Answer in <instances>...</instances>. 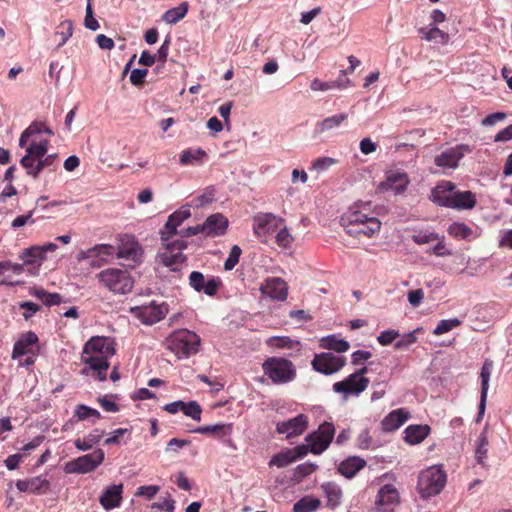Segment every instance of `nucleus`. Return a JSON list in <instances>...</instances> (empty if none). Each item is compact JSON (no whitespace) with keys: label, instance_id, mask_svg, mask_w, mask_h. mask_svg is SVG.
<instances>
[{"label":"nucleus","instance_id":"1","mask_svg":"<svg viewBox=\"0 0 512 512\" xmlns=\"http://www.w3.org/2000/svg\"><path fill=\"white\" fill-rule=\"evenodd\" d=\"M116 350L112 339L104 336L91 337L84 345L81 360L85 364L82 373L92 372L93 377L99 381L107 378L109 359Z\"/></svg>","mask_w":512,"mask_h":512},{"label":"nucleus","instance_id":"2","mask_svg":"<svg viewBox=\"0 0 512 512\" xmlns=\"http://www.w3.org/2000/svg\"><path fill=\"white\" fill-rule=\"evenodd\" d=\"M341 225L348 235L358 238H371L381 229V222L377 217L368 216L357 209L346 212L341 217Z\"/></svg>","mask_w":512,"mask_h":512},{"label":"nucleus","instance_id":"3","mask_svg":"<svg viewBox=\"0 0 512 512\" xmlns=\"http://www.w3.org/2000/svg\"><path fill=\"white\" fill-rule=\"evenodd\" d=\"M200 342V337L195 332L188 329H178L165 339L164 345L178 359H184L199 352Z\"/></svg>","mask_w":512,"mask_h":512},{"label":"nucleus","instance_id":"4","mask_svg":"<svg viewBox=\"0 0 512 512\" xmlns=\"http://www.w3.org/2000/svg\"><path fill=\"white\" fill-rule=\"evenodd\" d=\"M99 283L115 294H127L134 286V280L127 270L107 268L96 275Z\"/></svg>","mask_w":512,"mask_h":512},{"label":"nucleus","instance_id":"5","mask_svg":"<svg viewBox=\"0 0 512 512\" xmlns=\"http://www.w3.org/2000/svg\"><path fill=\"white\" fill-rule=\"evenodd\" d=\"M264 375L274 384H285L296 378V368L292 361L283 357H269L262 364Z\"/></svg>","mask_w":512,"mask_h":512},{"label":"nucleus","instance_id":"6","mask_svg":"<svg viewBox=\"0 0 512 512\" xmlns=\"http://www.w3.org/2000/svg\"><path fill=\"white\" fill-rule=\"evenodd\" d=\"M445 484L446 474L444 471L437 466H432L420 473L417 489L423 498H429L439 494Z\"/></svg>","mask_w":512,"mask_h":512},{"label":"nucleus","instance_id":"7","mask_svg":"<svg viewBox=\"0 0 512 512\" xmlns=\"http://www.w3.org/2000/svg\"><path fill=\"white\" fill-rule=\"evenodd\" d=\"M163 249L158 253L157 259L164 266L172 271H178L186 261V256L182 253L187 247V242L183 239L162 241Z\"/></svg>","mask_w":512,"mask_h":512},{"label":"nucleus","instance_id":"8","mask_svg":"<svg viewBox=\"0 0 512 512\" xmlns=\"http://www.w3.org/2000/svg\"><path fill=\"white\" fill-rule=\"evenodd\" d=\"M335 435V427L330 422H323L318 429L305 438L310 445V452L315 455L322 454L331 444Z\"/></svg>","mask_w":512,"mask_h":512},{"label":"nucleus","instance_id":"9","mask_svg":"<svg viewBox=\"0 0 512 512\" xmlns=\"http://www.w3.org/2000/svg\"><path fill=\"white\" fill-rule=\"evenodd\" d=\"M104 460V452L101 449L95 450L93 453L78 457L66 466L69 473L85 474L94 471Z\"/></svg>","mask_w":512,"mask_h":512},{"label":"nucleus","instance_id":"10","mask_svg":"<svg viewBox=\"0 0 512 512\" xmlns=\"http://www.w3.org/2000/svg\"><path fill=\"white\" fill-rule=\"evenodd\" d=\"M470 152L471 149L468 145L459 144L454 147H450L435 156L434 163L442 169H456L460 160Z\"/></svg>","mask_w":512,"mask_h":512},{"label":"nucleus","instance_id":"11","mask_svg":"<svg viewBox=\"0 0 512 512\" xmlns=\"http://www.w3.org/2000/svg\"><path fill=\"white\" fill-rule=\"evenodd\" d=\"M168 312L165 304L137 306L131 308V313L145 325H153L165 318Z\"/></svg>","mask_w":512,"mask_h":512},{"label":"nucleus","instance_id":"12","mask_svg":"<svg viewBox=\"0 0 512 512\" xmlns=\"http://www.w3.org/2000/svg\"><path fill=\"white\" fill-rule=\"evenodd\" d=\"M311 364L313 369L317 372L325 375H331L344 367L346 359L326 352L316 355Z\"/></svg>","mask_w":512,"mask_h":512},{"label":"nucleus","instance_id":"13","mask_svg":"<svg viewBox=\"0 0 512 512\" xmlns=\"http://www.w3.org/2000/svg\"><path fill=\"white\" fill-rule=\"evenodd\" d=\"M309 419L305 414H299L294 418L276 423L278 434L285 435L286 439H292L302 435L308 428Z\"/></svg>","mask_w":512,"mask_h":512},{"label":"nucleus","instance_id":"14","mask_svg":"<svg viewBox=\"0 0 512 512\" xmlns=\"http://www.w3.org/2000/svg\"><path fill=\"white\" fill-rule=\"evenodd\" d=\"M370 383V380L366 377H358V374H350L347 378L342 381L335 382L333 384V390L336 393L358 396L365 391Z\"/></svg>","mask_w":512,"mask_h":512},{"label":"nucleus","instance_id":"15","mask_svg":"<svg viewBox=\"0 0 512 512\" xmlns=\"http://www.w3.org/2000/svg\"><path fill=\"white\" fill-rule=\"evenodd\" d=\"M440 205L456 209H472L476 205V196L471 191H455L451 195L439 196Z\"/></svg>","mask_w":512,"mask_h":512},{"label":"nucleus","instance_id":"16","mask_svg":"<svg viewBox=\"0 0 512 512\" xmlns=\"http://www.w3.org/2000/svg\"><path fill=\"white\" fill-rule=\"evenodd\" d=\"M410 183L409 177L405 172L389 171L386 173L385 181H382L377 186V191L385 193L393 191L395 194H401Z\"/></svg>","mask_w":512,"mask_h":512},{"label":"nucleus","instance_id":"17","mask_svg":"<svg viewBox=\"0 0 512 512\" xmlns=\"http://www.w3.org/2000/svg\"><path fill=\"white\" fill-rule=\"evenodd\" d=\"M191 217V211L189 208L182 207L181 209L173 212L160 231L161 241L171 240L174 236L180 235V231L177 228L188 218Z\"/></svg>","mask_w":512,"mask_h":512},{"label":"nucleus","instance_id":"18","mask_svg":"<svg viewBox=\"0 0 512 512\" xmlns=\"http://www.w3.org/2000/svg\"><path fill=\"white\" fill-rule=\"evenodd\" d=\"M38 342V336L32 331L21 334L14 344L12 358L17 359L24 355L38 354Z\"/></svg>","mask_w":512,"mask_h":512},{"label":"nucleus","instance_id":"19","mask_svg":"<svg viewBox=\"0 0 512 512\" xmlns=\"http://www.w3.org/2000/svg\"><path fill=\"white\" fill-rule=\"evenodd\" d=\"M276 221L283 223V218H277L272 213H259L253 219V231L258 237H266L277 227Z\"/></svg>","mask_w":512,"mask_h":512},{"label":"nucleus","instance_id":"20","mask_svg":"<svg viewBox=\"0 0 512 512\" xmlns=\"http://www.w3.org/2000/svg\"><path fill=\"white\" fill-rule=\"evenodd\" d=\"M260 290L263 295L278 301L286 300L288 295V285L279 277L267 278Z\"/></svg>","mask_w":512,"mask_h":512},{"label":"nucleus","instance_id":"21","mask_svg":"<svg viewBox=\"0 0 512 512\" xmlns=\"http://www.w3.org/2000/svg\"><path fill=\"white\" fill-rule=\"evenodd\" d=\"M399 502V493L392 484L382 486L378 492L376 504L381 512H391Z\"/></svg>","mask_w":512,"mask_h":512},{"label":"nucleus","instance_id":"22","mask_svg":"<svg viewBox=\"0 0 512 512\" xmlns=\"http://www.w3.org/2000/svg\"><path fill=\"white\" fill-rule=\"evenodd\" d=\"M16 488L20 492L44 495L50 490V481L43 476H35L29 479L18 480Z\"/></svg>","mask_w":512,"mask_h":512},{"label":"nucleus","instance_id":"23","mask_svg":"<svg viewBox=\"0 0 512 512\" xmlns=\"http://www.w3.org/2000/svg\"><path fill=\"white\" fill-rule=\"evenodd\" d=\"M49 141L41 139L39 141L32 140L26 147V154L20 160V164L26 167H32V163L36 162L38 158L44 157L48 151Z\"/></svg>","mask_w":512,"mask_h":512},{"label":"nucleus","instance_id":"24","mask_svg":"<svg viewBox=\"0 0 512 512\" xmlns=\"http://www.w3.org/2000/svg\"><path fill=\"white\" fill-rule=\"evenodd\" d=\"M493 370V361L490 359H486L482 365L480 378H481V396L480 403L478 407V417L477 422L481 420L484 415L486 401H487V393L489 389V380Z\"/></svg>","mask_w":512,"mask_h":512},{"label":"nucleus","instance_id":"25","mask_svg":"<svg viewBox=\"0 0 512 512\" xmlns=\"http://www.w3.org/2000/svg\"><path fill=\"white\" fill-rule=\"evenodd\" d=\"M204 234L206 236H221L228 227V220L220 213L210 215L203 223Z\"/></svg>","mask_w":512,"mask_h":512},{"label":"nucleus","instance_id":"26","mask_svg":"<svg viewBox=\"0 0 512 512\" xmlns=\"http://www.w3.org/2000/svg\"><path fill=\"white\" fill-rule=\"evenodd\" d=\"M122 491L123 486L120 485H111L108 486L103 494L101 495L99 501L100 504L106 509L111 510L115 507H118L122 500Z\"/></svg>","mask_w":512,"mask_h":512},{"label":"nucleus","instance_id":"27","mask_svg":"<svg viewBox=\"0 0 512 512\" xmlns=\"http://www.w3.org/2000/svg\"><path fill=\"white\" fill-rule=\"evenodd\" d=\"M365 466L366 461L363 458L351 456L339 464L338 471L346 478H353Z\"/></svg>","mask_w":512,"mask_h":512},{"label":"nucleus","instance_id":"28","mask_svg":"<svg viewBox=\"0 0 512 512\" xmlns=\"http://www.w3.org/2000/svg\"><path fill=\"white\" fill-rule=\"evenodd\" d=\"M325 497L327 498V506L335 509L341 504L343 492L341 487L335 482H326L321 485Z\"/></svg>","mask_w":512,"mask_h":512},{"label":"nucleus","instance_id":"29","mask_svg":"<svg viewBox=\"0 0 512 512\" xmlns=\"http://www.w3.org/2000/svg\"><path fill=\"white\" fill-rule=\"evenodd\" d=\"M116 256L119 259L136 260L140 255V247L132 237L126 236V241L116 249Z\"/></svg>","mask_w":512,"mask_h":512},{"label":"nucleus","instance_id":"30","mask_svg":"<svg viewBox=\"0 0 512 512\" xmlns=\"http://www.w3.org/2000/svg\"><path fill=\"white\" fill-rule=\"evenodd\" d=\"M408 420V413L404 409H397L390 412L382 421L384 430L393 431L398 429Z\"/></svg>","mask_w":512,"mask_h":512},{"label":"nucleus","instance_id":"31","mask_svg":"<svg viewBox=\"0 0 512 512\" xmlns=\"http://www.w3.org/2000/svg\"><path fill=\"white\" fill-rule=\"evenodd\" d=\"M191 432L202 434V435H211L216 438H222L224 436L231 435L232 424L206 425V426H201L194 430H191Z\"/></svg>","mask_w":512,"mask_h":512},{"label":"nucleus","instance_id":"32","mask_svg":"<svg viewBox=\"0 0 512 512\" xmlns=\"http://www.w3.org/2000/svg\"><path fill=\"white\" fill-rule=\"evenodd\" d=\"M207 158V153L201 148L183 150L180 155L182 165H201Z\"/></svg>","mask_w":512,"mask_h":512},{"label":"nucleus","instance_id":"33","mask_svg":"<svg viewBox=\"0 0 512 512\" xmlns=\"http://www.w3.org/2000/svg\"><path fill=\"white\" fill-rule=\"evenodd\" d=\"M427 425H410L405 429V440L410 444H418L429 434Z\"/></svg>","mask_w":512,"mask_h":512},{"label":"nucleus","instance_id":"34","mask_svg":"<svg viewBox=\"0 0 512 512\" xmlns=\"http://www.w3.org/2000/svg\"><path fill=\"white\" fill-rule=\"evenodd\" d=\"M447 231L451 237L458 240H470L476 237L473 229L464 222H453Z\"/></svg>","mask_w":512,"mask_h":512},{"label":"nucleus","instance_id":"35","mask_svg":"<svg viewBox=\"0 0 512 512\" xmlns=\"http://www.w3.org/2000/svg\"><path fill=\"white\" fill-rule=\"evenodd\" d=\"M104 431L95 429L83 438H78L74 441V445L78 450L87 451L94 445L98 444L104 436Z\"/></svg>","mask_w":512,"mask_h":512},{"label":"nucleus","instance_id":"36","mask_svg":"<svg viewBox=\"0 0 512 512\" xmlns=\"http://www.w3.org/2000/svg\"><path fill=\"white\" fill-rule=\"evenodd\" d=\"M320 346L323 349L333 350L338 353L346 352L350 344L336 335H329L320 339Z\"/></svg>","mask_w":512,"mask_h":512},{"label":"nucleus","instance_id":"37","mask_svg":"<svg viewBox=\"0 0 512 512\" xmlns=\"http://www.w3.org/2000/svg\"><path fill=\"white\" fill-rule=\"evenodd\" d=\"M348 118L347 113H340L330 117L325 118L321 122L316 124L315 131L319 134H322L326 131L339 127L344 121Z\"/></svg>","mask_w":512,"mask_h":512},{"label":"nucleus","instance_id":"38","mask_svg":"<svg viewBox=\"0 0 512 512\" xmlns=\"http://www.w3.org/2000/svg\"><path fill=\"white\" fill-rule=\"evenodd\" d=\"M56 160L57 154H49L47 156L38 158L36 162L32 163V167L25 168L26 172L33 178H36L44 168L54 166Z\"/></svg>","mask_w":512,"mask_h":512},{"label":"nucleus","instance_id":"39","mask_svg":"<svg viewBox=\"0 0 512 512\" xmlns=\"http://www.w3.org/2000/svg\"><path fill=\"white\" fill-rule=\"evenodd\" d=\"M30 294L41 300L46 306L59 305L63 301V297L59 293H49L42 288H33Z\"/></svg>","mask_w":512,"mask_h":512},{"label":"nucleus","instance_id":"40","mask_svg":"<svg viewBox=\"0 0 512 512\" xmlns=\"http://www.w3.org/2000/svg\"><path fill=\"white\" fill-rule=\"evenodd\" d=\"M95 249V258H99V260H92V267H100L101 262H105L107 258L113 257L116 255V248L109 244H98L94 246Z\"/></svg>","mask_w":512,"mask_h":512},{"label":"nucleus","instance_id":"41","mask_svg":"<svg viewBox=\"0 0 512 512\" xmlns=\"http://www.w3.org/2000/svg\"><path fill=\"white\" fill-rule=\"evenodd\" d=\"M419 34L421 35V37L427 41H437L441 44H447L448 41H449V35L448 33L440 30L438 27L434 26V27H431L430 29H426V28H420L418 30Z\"/></svg>","mask_w":512,"mask_h":512},{"label":"nucleus","instance_id":"42","mask_svg":"<svg viewBox=\"0 0 512 512\" xmlns=\"http://www.w3.org/2000/svg\"><path fill=\"white\" fill-rule=\"evenodd\" d=\"M188 12V3L183 2L179 6L167 10L162 19L168 24H176L183 19Z\"/></svg>","mask_w":512,"mask_h":512},{"label":"nucleus","instance_id":"43","mask_svg":"<svg viewBox=\"0 0 512 512\" xmlns=\"http://www.w3.org/2000/svg\"><path fill=\"white\" fill-rule=\"evenodd\" d=\"M73 23L70 20H65L60 23L58 30L55 32V38H59L57 47L63 46L66 41L72 36Z\"/></svg>","mask_w":512,"mask_h":512},{"label":"nucleus","instance_id":"44","mask_svg":"<svg viewBox=\"0 0 512 512\" xmlns=\"http://www.w3.org/2000/svg\"><path fill=\"white\" fill-rule=\"evenodd\" d=\"M74 416L77 417L79 421H84L89 418H93V424L101 418V414L98 410L82 404L76 407Z\"/></svg>","mask_w":512,"mask_h":512},{"label":"nucleus","instance_id":"45","mask_svg":"<svg viewBox=\"0 0 512 512\" xmlns=\"http://www.w3.org/2000/svg\"><path fill=\"white\" fill-rule=\"evenodd\" d=\"M320 506V501L316 498L303 497L298 500L294 506V512H314Z\"/></svg>","mask_w":512,"mask_h":512},{"label":"nucleus","instance_id":"46","mask_svg":"<svg viewBox=\"0 0 512 512\" xmlns=\"http://www.w3.org/2000/svg\"><path fill=\"white\" fill-rule=\"evenodd\" d=\"M293 451L286 449L276 455H274L269 461V466H277L279 468L286 467L295 461V457L292 455Z\"/></svg>","mask_w":512,"mask_h":512},{"label":"nucleus","instance_id":"47","mask_svg":"<svg viewBox=\"0 0 512 512\" xmlns=\"http://www.w3.org/2000/svg\"><path fill=\"white\" fill-rule=\"evenodd\" d=\"M350 84L349 79H345V84H342L340 80H336L333 82H322L321 80L315 78L311 82V89L313 91H326L332 88H345Z\"/></svg>","mask_w":512,"mask_h":512},{"label":"nucleus","instance_id":"48","mask_svg":"<svg viewBox=\"0 0 512 512\" xmlns=\"http://www.w3.org/2000/svg\"><path fill=\"white\" fill-rule=\"evenodd\" d=\"M181 412L199 422L201 420L202 407L196 401L184 402Z\"/></svg>","mask_w":512,"mask_h":512},{"label":"nucleus","instance_id":"49","mask_svg":"<svg viewBox=\"0 0 512 512\" xmlns=\"http://www.w3.org/2000/svg\"><path fill=\"white\" fill-rule=\"evenodd\" d=\"M21 258L24 260L27 264H32L36 260H44L45 255L43 253V248L41 246H33L31 248L25 249Z\"/></svg>","mask_w":512,"mask_h":512},{"label":"nucleus","instance_id":"50","mask_svg":"<svg viewBox=\"0 0 512 512\" xmlns=\"http://www.w3.org/2000/svg\"><path fill=\"white\" fill-rule=\"evenodd\" d=\"M488 439L486 436V432L483 431L479 438H478V444L476 447L475 455L477 462L479 464H484L485 459L487 458V452H488Z\"/></svg>","mask_w":512,"mask_h":512},{"label":"nucleus","instance_id":"51","mask_svg":"<svg viewBox=\"0 0 512 512\" xmlns=\"http://www.w3.org/2000/svg\"><path fill=\"white\" fill-rule=\"evenodd\" d=\"M423 329L421 327L416 328L415 330L404 334L396 343L395 348L396 349H403L406 348L414 343L417 342V334L421 333Z\"/></svg>","mask_w":512,"mask_h":512},{"label":"nucleus","instance_id":"52","mask_svg":"<svg viewBox=\"0 0 512 512\" xmlns=\"http://www.w3.org/2000/svg\"><path fill=\"white\" fill-rule=\"evenodd\" d=\"M460 324L461 321L457 318L441 320L434 329L433 334L436 336L442 335L458 327Z\"/></svg>","mask_w":512,"mask_h":512},{"label":"nucleus","instance_id":"53","mask_svg":"<svg viewBox=\"0 0 512 512\" xmlns=\"http://www.w3.org/2000/svg\"><path fill=\"white\" fill-rule=\"evenodd\" d=\"M241 253V248L238 245H234L230 250L228 258L224 262V269L227 271L232 270L239 262Z\"/></svg>","mask_w":512,"mask_h":512},{"label":"nucleus","instance_id":"54","mask_svg":"<svg viewBox=\"0 0 512 512\" xmlns=\"http://www.w3.org/2000/svg\"><path fill=\"white\" fill-rule=\"evenodd\" d=\"M439 239V235L432 231H419L417 234L412 236V240L419 245L430 243Z\"/></svg>","mask_w":512,"mask_h":512},{"label":"nucleus","instance_id":"55","mask_svg":"<svg viewBox=\"0 0 512 512\" xmlns=\"http://www.w3.org/2000/svg\"><path fill=\"white\" fill-rule=\"evenodd\" d=\"M222 285V281L219 277L211 276L206 280L203 291L208 296H214Z\"/></svg>","mask_w":512,"mask_h":512},{"label":"nucleus","instance_id":"56","mask_svg":"<svg viewBox=\"0 0 512 512\" xmlns=\"http://www.w3.org/2000/svg\"><path fill=\"white\" fill-rule=\"evenodd\" d=\"M293 237L287 227H282L276 235V243L279 247L289 248L293 242Z\"/></svg>","mask_w":512,"mask_h":512},{"label":"nucleus","instance_id":"57","mask_svg":"<svg viewBox=\"0 0 512 512\" xmlns=\"http://www.w3.org/2000/svg\"><path fill=\"white\" fill-rule=\"evenodd\" d=\"M214 198H215V189L213 187H207L201 195L197 196L194 199L195 206L201 207V206L210 204L214 201Z\"/></svg>","mask_w":512,"mask_h":512},{"label":"nucleus","instance_id":"58","mask_svg":"<svg viewBox=\"0 0 512 512\" xmlns=\"http://www.w3.org/2000/svg\"><path fill=\"white\" fill-rule=\"evenodd\" d=\"M206 279L204 275L199 271L191 272L189 276V284L190 286L196 290L197 292H202L205 286Z\"/></svg>","mask_w":512,"mask_h":512},{"label":"nucleus","instance_id":"59","mask_svg":"<svg viewBox=\"0 0 512 512\" xmlns=\"http://www.w3.org/2000/svg\"><path fill=\"white\" fill-rule=\"evenodd\" d=\"M337 160L331 157H319L312 163V169L323 172L336 164Z\"/></svg>","mask_w":512,"mask_h":512},{"label":"nucleus","instance_id":"60","mask_svg":"<svg viewBox=\"0 0 512 512\" xmlns=\"http://www.w3.org/2000/svg\"><path fill=\"white\" fill-rule=\"evenodd\" d=\"M19 307L24 310L22 315L25 320H29L41 309L40 305L30 301L19 303Z\"/></svg>","mask_w":512,"mask_h":512},{"label":"nucleus","instance_id":"61","mask_svg":"<svg viewBox=\"0 0 512 512\" xmlns=\"http://www.w3.org/2000/svg\"><path fill=\"white\" fill-rule=\"evenodd\" d=\"M399 336L400 334L397 330L389 329L382 331L380 335L377 337V340L381 345L387 346L391 344L394 340H396Z\"/></svg>","mask_w":512,"mask_h":512},{"label":"nucleus","instance_id":"62","mask_svg":"<svg viewBox=\"0 0 512 512\" xmlns=\"http://www.w3.org/2000/svg\"><path fill=\"white\" fill-rule=\"evenodd\" d=\"M87 1H88V4H87V7H86V16H85V19H84V25H85V27L87 29H90L92 31H96L99 28V23L94 18L93 9H92V6L90 4V0H87Z\"/></svg>","mask_w":512,"mask_h":512},{"label":"nucleus","instance_id":"63","mask_svg":"<svg viewBox=\"0 0 512 512\" xmlns=\"http://www.w3.org/2000/svg\"><path fill=\"white\" fill-rule=\"evenodd\" d=\"M27 128L32 136L41 133H45L49 136L54 134V132L43 122L34 121Z\"/></svg>","mask_w":512,"mask_h":512},{"label":"nucleus","instance_id":"64","mask_svg":"<svg viewBox=\"0 0 512 512\" xmlns=\"http://www.w3.org/2000/svg\"><path fill=\"white\" fill-rule=\"evenodd\" d=\"M159 489L157 485L140 486L137 488L135 495L150 500L158 493Z\"/></svg>","mask_w":512,"mask_h":512}]
</instances>
